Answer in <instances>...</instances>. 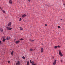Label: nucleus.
<instances>
[{
	"label": "nucleus",
	"instance_id": "obj_23",
	"mask_svg": "<svg viewBox=\"0 0 65 65\" xmlns=\"http://www.w3.org/2000/svg\"><path fill=\"white\" fill-rule=\"evenodd\" d=\"M22 21V18H20V19L19 21Z\"/></svg>",
	"mask_w": 65,
	"mask_h": 65
},
{
	"label": "nucleus",
	"instance_id": "obj_17",
	"mask_svg": "<svg viewBox=\"0 0 65 65\" xmlns=\"http://www.w3.org/2000/svg\"><path fill=\"white\" fill-rule=\"evenodd\" d=\"M3 12L4 13H5V11L4 10H2Z\"/></svg>",
	"mask_w": 65,
	"mask_h": 65
},
{
	"label": "nucleus",
	"instance_id": "obj_31",
	"mask_svg": "<svg viewBox=\"0 0 65 65\" xmlns=\"http://www.w3.org/2000/svg\"><path fill=\"white\" fill-rule=\"evenodd\" d=\"M60 61L61 62H62V60H61Z\"/></svg>",
	"mask_w": 65,
	"mask_h": 65
},
{
	"label": "nucleus",
	"instance_id": "obj_30",
	"mask_svg": "<svg viewBox=\"0 0 65 65\" xmlns=\"http://www.w3.org/2000/svg\"><path fill=\"white\" fill-rule=\"evenodd\" d=\"M28 1L29 2H30L31 1H32V0H28Z\"/></svg>",
	"mask_w": 65,
	"mask_h": 65
},
{
	"label": "nucleus",
	"instance_id": "obj_4",
	"mask_svg": "<svg viewBox=\"0 0 65 65\" xmlns=\"http://www.w3.org/2000/svg\"><path fill=\"white\" fill-rule=\"evenodd\" d=\"M12 23L11 22H10L8 24V26H11V25Z\"/></svg>",
	"mask_w": 65,
	"mask_h": 65
},
{
	"label": "nucleus",
	"instance_id": "obj_9",
	"mask_svg": "<svg viewBox=\"0 0 65 65\" xmlns=\"http://www.w3.org/2000/svg\"><path fill=\"white\" fill-rule=\"evenodd\" d=\"M9 39H10V37H7L6 38V39L7 40H9Z\"/></svg>",
	"mask_w": 65,
	"mask_h": 65
},
{
	"label": "nucleus",
	"instance_id": "obj_11",
	"mask_svg": "<svg viewBox=\"0 0 65 65\" xmlns=\"http://www.w3.org/2000/svg\"><path fill=\"white\" fill-rule=\"evenodd\" d=\"M6 40V39H3V42H5V41Z\"/></svg>",
	"mask_w": 65,
	"mask_h": 65
},
{
	"label": "nucleus",
	"instance_id": "obj_32",
	"mask_svg": "<svg viewBox=\"0 0 65 65\" xmlns=\"http://www.w3.org/2000/svg\"><path fill=\"white\" fill-rule=\"evenodd\" d=\"M45 26H47V25L45 24Z\"/></svg>",
	"mask_w": 65,
	"mask_h": 65
},
{
	"label": "nucleus",
	"instance_id": "obj_22",
	"mask_svg": "<svg viewBox=\"0 0 65 65\" xmlns=\"http://www.w3.org/2000/svg\"><path fill=\"white\" fill-rule=\"evenodd\" d=\"M27 65H29V61H27Z\"/></svg>",
	"mask_w": 65,
	"mask_h": 65
},
{
	"label": "nucleus",
	"instance_id": "obj_19",
	"mask_svg": "<svg viewBox=\"0 0 65 65\" xmlns=\"http://www.w3.org/2000/svg\"><path fill=\"white\" fill-rule=\"evenodd\" d=\"M20 30H23V28L21 27H20Z\"/></svg>",
	"mask_w": 65,
	"mask_h": 65
},
{
	"label": "nucleus",
	"instance_id": "obj_10",
	"mask_svg": "<svg viewBox=\"0 0 65 65\" xmlns=\"http://www.w3.org/2000/svg\"><path fill=\"white\" fill-rule=\"evenodd\" d=\"M57 47H60V46H58L57 47V46H55L54 47L55 48H57Z\"/></svg>",
	"mask_w": 65,
	"mask_h": 65
},
{
	"label": "nucleus",
	"instance_id": "obj_5",
	"mask_svg": "<svg viewBox=\"0 0 65 65\" xmlns=\"http://www.w3.org/2000/svg\"><path fill=\"white\" fill-rule=\"evenodd\" d=\"M56 61H57V60L56 59L54 63H53V65H55L56 64Z\"/></svg>",
	"mask_w": 65,
	"mask_h": 65
},
{
	"label": "nucleus",
	"instance_id": "obj_1",
	"mask_svg": "<svg viewBox=\"0 0 65 65\" xmlns=\"http://www.w3.org/2000/svg\"><path fill=\"white\" fill-rule=\"evenodd\" d=\"M59 55L60 56H61V57H62V56H63V54H62V53H61V51H59Z\"/></svg>",
	"mask_w": 65,
	"mask_h": 65
},
{
	"label": "nucleus",
	"instance_id": "obj_16",
	"mask_svg": "<svg viewBox=\"0 0 65 65\" xmlns=\"http://www.w3.org/2000/svg\"><path fill=\"white\" fill-rule=\"evenodd\" d=\"M32 65H37L36 64H35V63H34V62H33L32 63Z\"/></svg>",
	"mask_w": 65,
	"mask_h": 65
},
{
	"label": "nucleus",
	"instance_id": "obj_21",
	"mask_svg": "<svg viewBox=\"0 0 65 65\" xmlns=\"http://www.w3.org/2000/svg\"><path fill=\"white\" fill-rule=\"evenodd\" d=\"M20 40H23V38H21L20 39Z\"/></svg>",
	"mask_w": 65,
	"mask_h": 65
},
{
	"label": "nucleus",
	"instance_id": "obj_33",
	"mask_svg": "<svg viewBox=\"0 0 65 65\" xmlns=\"http://www.w3.org/2000/svg\"><path fill=\"white\" fill-rule=\"evenodd\" d=\"M30 62H31V60H30Z\"/></svg>",
	"mask_w": 65,
	"mask_h": 65
},
{
	"label": "nucleus",
	"instance_id": "obj_34",
	"mask_svg": "<svg viewBox=\"0 0 65 65\" xmlns=\"http://www.w3.org/2000/svg\"><path fill=\"white\" fill-rule=\"evenodd\" d=\"M63 5L64 6V5H65V4H63Z\"/></svg>",
	"mask_w": 65,
	"mask_h": 65
},
{
	"label": "nucleus",
	"instance_id": "obj_3",
	"mask_svg": "<svg viewBox=\"0 0 65 65\" xmlns=\"http://www.w3.org/2000/svg\"><path fill=\"white\" fill-rule=\"evenodd\" d=\"M30 51H35V49L30 48Z\"/></svg>",
	"mask_w": 65,
	"mask_h": 65
},
{
	"label": "nucleus",
	"instance_id": "obj_2",
	"mask_svg": "<svg viewBox=\"0 0 65 65\" xmlns=\"http://www.w3.org/2000/svg\"><path fill=\"white\" fill-rule=\"evenodd\" d=\"M6 28H7V30H11L12 29V28L10 27H8L7 26L6 27Z\"/></svg>",
	"mask_w": 65,
	"mask_h": 65
},
{
	"label": "nucleus",
	"instance_id": "obj_18",
	"mask_svg": "<svg viewBox=\"0 0 65 65\" xmlns=\"http://www.w3.org/2000/svg\"><path fill=\"white\" fill-rule=\"evenodd\" d=\"M22 58L23 59H25V57H24V56H23L22 57Z\"/></svg>",
	"mask_w": 65,
	"mask_h": 65
},
{
	"label": "nucleus",
	"instance_id": "obj_8",
	"mask_svg": "<svg viewBox=\"0 0 65 65\" xmlns=\"http://www.w3.org/2000/svg\"><path fill=\"white\" fill-rule=\"evenodd\" d=\"M9 3H10V4H12V1L10 0L9 1Z\"/></svg>",
	"mask_w": 65,
	"mask_h": 65
},
{
	"label": "nucleus",
	"instance_id": "obj_15",
	"mask_svg": "<svg viewBox=\"0 0 65 65\" xmlns=\"http://www.w3.org/2000/svg\"><path fill=\"white\" fill-rule=\"evenodd\" d=\"M18 63V65H20V61H18L17 62Z\"/></svg>",
	"mask_w": 65,
	"mask_h": 65
},
{
	"label": "nucleus",
	"instance_id": "obj_6",
	"mask_svg": "<svg viewBox=\"0 0 65 65\" xmlns=\"http://www.w3.org/2000/svg\"><path fill=\"white\" fill-rule=\"evenodd\" d=\"M25 17H26V15L25 14H24L22 16V18H25Z\"/></svg>",
	"mask_w": 65,
	"mask_h": 65
},
{
	"label": "nucleus",
	"instance_id": "obj_24",
	"mask_svg": "<svg viewBox=\"0 0 65 65\" xmlns=\"http://www.w3.org/2000/svg\"><path fill=\"white\" fill-rule=\"evenodd\" d=\"M58 28H61V27L60 26H58Z\"/></svg>",
	"mask_w": 65,
	"mask_h": 65
},
{
	"label": "nucleus",
	"instance_id": "obj_20",
	"mask_svg": "<svg viewBox=\"0 0 65 65\" xmlns=\"http://www.w3.org/2000/svg\"><path fill=\"white\" fill-rule=\"evenodd\" d=\"M11 54L12 55H13V51H12L11 52Z\"/></svg>",
	"mask_w": 65,
	"mask_h": 65
},
{
	"label": "nucleus",
	"instance_id": "obj_27",
	"mask_svg": "<svg viewBox=\"0 0 65 65\" xmlns=\"http://www.w3.org/2000/svg\"><path fill=\"white\" fill-rule=\"evenodd\" d=\"M0 9H1V10H2V8H1V7H0Z\"/></svg>",
	"mask_w": 65,
	"mask_h": 65
},
{
	"label": "nucleus",
	"instance_id": "obj_29",
	"mask_svg": "<svg viewBox=\"0 0 65 65\" xmlns=\"http://www.w3.org/2000/svg\"><path fill=\"white\" fill-rule=\"evenodd\" d=\"M8 63H10V61H8Z\"/></svg>",
	"mask_w": 65,
	"mask_h": 65
},
{
	"label": "nucleus",
	"instance_id": "obj_26",
	"mask_svg": "<svg viewBox=\"0 0 65 65\" xmlns=\"http://www.w3.org/2000/svg\"><path fill=\"white\" fill-rule=\"evenodd\" d=\"M30 62V63L31 64H32V63H33V62H34L31 61V62Z\"/></svg>",
	"mask_w": 65,
	"mask_h": 65
},
{
	"label": "nucleus",
	"instance_id": "obj_12",
	"mask_svg": "<svg viewBox=\"0 0 65 65\" xmlns=\"http://www.w3.org/2000/svg\"><path fill=\"white\" fill-rule=\"evenodd\" d=\"M29 40L31 41V42H34V40H32L31 39H30Z\"/></svg>",
	"mask_w": 65,
	"mask_h": 65
},
{
	"label": "nucleus",
	"instance_id": "obj_35",
	"mask_svg": "<svg viewBox=\"0 0 65 65\" xmlns=\"http://www.w3.org/2000/svg\"><path fill=\"white\" fill-rule=\"evenodd\" d=\"M62 20V19H61V20Z\"/></svg>",
	"mask_w": 65,
	"mask_h": 65
},
{
	"label": "nucleus",
	"instance_id": "obj_25",
	"mask_svg": "<svg viewBox=\"0 0 65 65\" xmlns=\"http://www.w3.org/2000/svg\"><path fill=\"white\" fill-rule=\"evenodd\" d=\"M2 44L1 41H0V44Z\"/></svg>",
	"mask_w": 65,
	"mask_h": 65
},
{
	"label": "nucleus",
	"instance_id": "obj_14",
	"mask_svg": "<svg viewBox=\"0 0 65 65\" xmlns=\"http://www.w3.org/2000/svg\"><path fill=\"white\" fill-rule=\"evenodd\" d=\"M0 31L1 32H3V30L2 29H0Z\"/></svg>",
	"mask_w": 65,
	"mask_h": 65
},
{
	"label": "nucleus",
	"instance_id": "obj_7",
	"mask_svg": "<svg viewBox=\"0 0 65 65\" xmlns=\"http://www.w3.org/2000/svg\"><path fill=\"white\" fill-rule=\"evenodd\" d=\"M41 53H42L43 52V49L42 48H41Z\"/></svg>",
	"mask_w": 65,
	"mask_h": 65
},
{
	"label": "nucleus",
	"instance_id": "obj_28",
	"mask_svg": "<svg viewBox=\"0 0 65 65\" xmlns=\"http://www.w3.org/2000/svg\"><path fill=\"white\" fill-rule=\"evenodd\" d=\"M16 65H18V63H16Z\"/></svg>",
	"mask_w": 65,
	"mask_h": 65
},
{
	"label": "nucleus",
	"instance_id": "obj_13",
	"mask_svg": "<svg viewBox=\"0 0 65 65\" xmlns=\"http://www.w3.org/2000/svg\"><path fill=\"white\" fill-rule=\"evenodd\" d=\"M19 42H20V41H16L15 43H16V44L17 43H19Z\"/></svg>",
	"mask_w": 65,
	"mask_h": 65
}]
</instances>
